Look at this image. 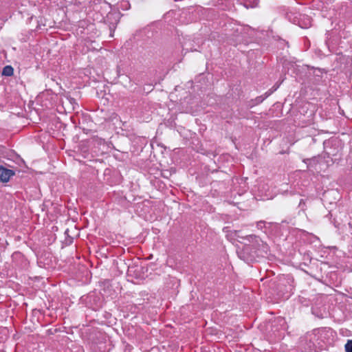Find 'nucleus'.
Listing matches in <instances>:
<instances>
[{"mask_svg":"<svg viewBox=\"0 0 352 352\" xmlns=\"http://www.w3.org/2000/svg\"><path fill=\"white\" fill-rule=\"evenodd\" d=\"M275 286L278 290V298H288L294 289V278L289 275L280 278Z\"/></svg>","mask_w":352,"mask_h":352,"instance_id":"2","label":"nucleus"},{"mask_svg":"<svg viewBox=\"0 0 352 352\" xmlns=\"http://www.w3.org/2000/svg\"><path fill=\"white\" fill-rule=\"evenodd\" d=\"M255 105H256V103H255V102H254V99H252V100H251L248 101V103H247V107H248V108H252V107H254Z\"/></svg>","mask_w":352,"mask_h":352,"instance_id":"13","label":"nucleus"},{"mask_svg":"<svg viewBox=\"0 0 352 352\" xmlns=\"http://www.w3.org/2000/svg\"><path fill=\"white\" fill-rule=\"evenodd\" d=\"M345 352H352V340H348L344 345Z\"/></svg>","mask_w":352,"mask_h":352,"instance_id":"12","label":"nucleus"},{"mask_svg":"<svg viewBox=\"0 0 352 352\" xmlns=\"http://www.w3.org/2000/svg\"><path fill=\"white\" fill-rule=\"evenodd\" d=\"M272 94V91H266L264 95L256 97L254 99L256 104L261 103L265 99L269 97Z\"/></svg>","mask_w":352,"mask_h":352,"instance_id":"11","label":"nucleus"},{"mask_svg":"<svg viewBox=\"0 0 352 352\" xmlns=\"http://www.w3.org/2000/svg\"><path fill=\"white\" fill-rule=\"evenodd\" d=\"M120 19V13L118 12H109L105 17L103 18V21L109 26L110 31V36H113V32L116 28Z\"/></svg>","mask_w":352,"mask_h":352,"instance_id":"4","label":"nucleus"},{"mask_svg":"<svg viewBox=\"0 0 352 352\" xmlns=\"http://www.w3.org/2000/svg\"><path fill=\"white\" fill-rule=\"evenodd\" d=\"M131 269H132V267H129V269H128V273L131 272Z\"/></svg>","mask_w":352,"mask_h":352,"instance_id":"18","label":"nucleus"},{"mask_svg":"<svg viewBox=\"0 0 352 352\" xmlns=\"http://www.w3.org/2000/svg\"><path fill=\"white\" fill-rule=\"evenodd\" d=\"M338 142L335 140H329L324 142V148L329 156H336L339 149L337 147Z\"/></svg>","mask_w":352,"mask_h":352,"instance_id":"6","label":"nucleus"},{"mask_svg":"<svg viewBox=\"0 0 352 352\" xmlns=\"http://www.w3.org/2000/svg\"><path fill=\"white\" fill-rule=\"evenodd\" d=\"M320 162V157L319 156H314L311 158H307L303 160V162L307 164V167L308 168H315L316 166Z\"/></svg>","mask_w":352,"mask_h":352,"instance_id":"8","label":"nucleus"},{"mask_svg":"<svg viewBox=\"0 0 352 352\" xmlns=\"http://www.w3.org/2000/svg\"><path fill=\"white\" fill-rule=\"evenodd\" d=\"M279 85H274L270 89H269L267 91H272V94L278 88Z\"/></svg>","mask_w":352,"mask_h":352,"instance_id":"15","label":"nucleus"},{"mask_svg":"<svg viewBox=\"0 0 352 352\" xmlns=\"http://www.w3.org/2000/svg\"><path fill=\"white\" fill-rule=\"evenodd\" d=\"M324 74H327L324 69L308 67V72L307 73L308 82L316 85L322 84L325 81L324 79Z\"/></svg>","mask_w":352,"mask_h":352,"instance_id":"3","label":"nucleus"},{"mask_svg":"<svg viewBox=\"0 0 352 352\" xmlns=\"http://www.w3.org/2000/svg\"><path fill=\"white\" fill-rule=\"evenodd\" d=\"M85 300L87 305L94 311H97L100 308H101L103 304V300L102 296L94 292L90 293L86 297Z\"/></svg>","mask_w":352,"mask_h":352,"instance_id":"5","label":"nucleus"},{"mask_svg":"<svg viewBox=\"0 0 352 352\" xmlns=\"http://www.w3.org/2000/svg\"><path fill=\"white\" fill-rule=\"evenodd\" d=\"M305 206V200L300 199L299 203V207L301 208L302 210H305L304 206Z\"/></svg>","mask_w":352,"mask_h":352,"instance_id":"14","label":"nucleus"},{"mask_svg":"<svg viewBox=\"0 0 352 352\" xmlns=\"http://www.w3.org/2000/svg\"><path fill=\"white\" fill-rule=\"evenodd\" d=\"M14 69L11 65H6L3 68L1 74L4 76H11L13 75Z\"/></svg>","mask_w":352,"mask_h":352,"instance_id":"10","label":"nucleus"},{"mask_svg":"<svg viewBox=\"0 0 352 352\" xmlns=\"http://www.w3.org/2000/svg\"><path fill=\"white\" fill-rule=\"evenodd\" d=\"M265 222L264 221H260L258 223V226H260V224H264Z\"/></svg>","mask_w":352,"mask_h":352,"instance_id":"17","label":"nucleus"},{"mask_svg":"<svg viewBox=\"0 0 352 352\" xmlns=\"http://www.w3.org/2000/svg\"><path fill=\"white\" fill-rule=\"evenodd\" d=\"M304 341L306 342V346H304V349L306 351H313L316 349L315 344L311 341V338L307 336ZM302 342L303 340L301 341Z\"/></svg>","mask_w":352,"mask_h":352,"instance_id":"9","label":"nucleus"},{"mask_svg":"<svg viewBox=\"0 0 352 352\" xmlns=\"http://www.w3.org/2000/svg\"><path fill=\"white\" fill-rule=\"evenodd\" d=\"M311 24H310V21H309V23L306 25V26L303 27V26H301L302 28H307L308 26H310Z\"/></svg>","mask_w":352,"mask_h":352,"instance_id":"16","label":"nucleus"},{"mask_svg":"<svg viewBox=\"0 0 352 352\" xmlns=\"http://www.w3.org/2000/svg\"><path fill=\"white\" fill-rule=\"evenodd\" d=\"M245 239L250 243L246 244L238 254L239 258L247 263L256 261L258 257L263 256V253L267 252V244L258 236L251 234L246 236Z\"/></svg>","mask_w":352,"mask_h":352,"instance_id":"1","label":"nucleus"},{"mask_svg":"<svg viewBox=\"0 0 352 352\" xmlns=\"http://www.w3.org/2000/svg\"><path fill=\"white\" fill-rule=\"evenodd\" d=\"M15 173L11 169H8L3 166H0V182L3 183L8 182L10 177L14 175Z\"/></svg>","mask_w":352,"mask_h":352,"instance_id":"7","label":"nucleus"}]
</instances>
